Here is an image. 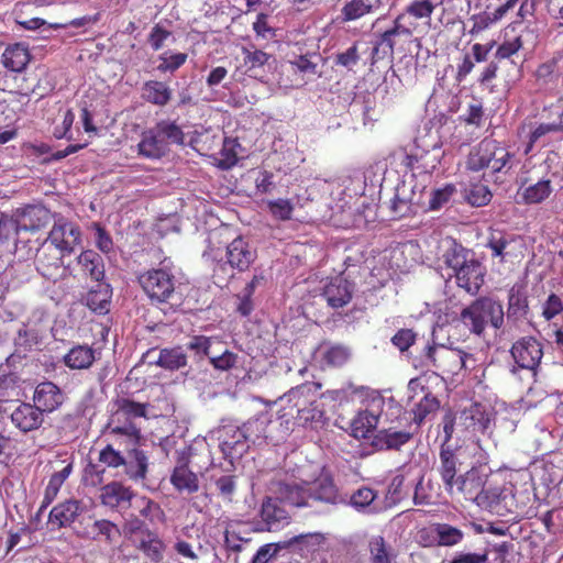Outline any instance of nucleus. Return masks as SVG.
<instances>
[{
	"label": "nucleus",
	"instance_id": "nucleus-1",
	"mask_svg": "<svg viewBox=\"0 0 563 563\" xmlns=\"http://www.w3.org/2000/svg\"><path fill=\"white\" fill-rule=\"evenodd\" d=\"M137 283L151 302L178 307L183 302L175 274L166 267L151 268L137 276Z\"/></svg>",
	"mask_w": 563,
	"mask_h": 563
},
{
	"label": "nucleus",
	"instance_id": "nucleus-2",
	"mask_svg": "<svg viewBox=\"0 0 563 563\" xmlns=\"http://www.w3.org/2000/svg\"><path fill=\"white\" fill-rule=\"evenodd\" d=\"M515 155L495 140L485 139L468 154L466 168L472 172L489 169L493 174L508 173Z\"/></svg>",
	"mask_w": 563,
	"mask_h": 563
},
{
	"label": "nucleus",
	"instance_id": "nucleus-3",
	"mask_svg": "<svg viewBox=\"0 0 563 563\" xmlns=\"http://www.w3.org/2000/svg\"><path fill=\"white\" fill-rule=\"evenodd\" d=\"M460 317L472 333L481 335L488 324L494 329H500L504 325V306L500 301L484 296L464 308Z\"/></svg>",
	"mask_w": 563,
	"mask_h": 563
},
{
	"label": "nucleus",
	"instance_id": "nucleus-4",
	"mask_svg": "<svg viewBox=\"0 0 563 563\" xmlns=\"http://www.w3.org/2000/svg\"><path fill=\"white\" fill-rule=\"evenodd\" d=\"M422 20L404 9L394 20L393 26L377 36L372 51V64L386 57L393 58L398 38H410L421 26Z\"/></svg>",
	"mask_w": 563,
	"mask_h": 563
},
{
	"label": "nucleus",
	"instance_id": "nucleus-5",
	"mask_svg": "<svg viewBox=\"0 0 563 563\" xmlns=\"http://www.w3.org/2000/svg\"><path fill=\"white\" fill-rule=\"evenodd\" d=\"M207 254L217 262V266L213 269L214 273L219 271L224 272L227 265L239 273H243L246 272L257 258L256 250L242 236H238L229 243L224 253L209 246Z\"/></svg>",
	"mask_w": 563,
	"mask_h": 563
},
{
	"label": "nucleus",
	"instance_id": "nucleus-6",
	"mask_svg": "<svg viewBox=\"0 0 563 563\" xmlns=\"http://www.w3.org/2000/svg\"><path fill=\"white\" fill-rule=\"evenodd\" d=\"M49 330L44 313L41 311L33 312L14 338L15 352H41L45 347Z\"/></svg>",
	"mask_w": 563,
	"mask_h": 563
},
{
	"label": "nucleus",
	"instance_id": "nucleus-7",
	"mask_svg": "<svg viewBox=\"0 0 563 563\" xmlns=\"http://www.w3.org/2000/svg\"><path fill=\"white\" fill-rule=\"evenodd\" d=\"M384 406L385 398L378 391L371 390L365 394L362 406L351 423L354 437L367 438L376 429Z\"/></svg>",
	"mask_w": 563,
	"mask_h": 563
},
{
	"label": "nucleus",
	"instance_id": "nucleus-8",
	"mask_svg": "<svg viewBox=\"0 0 563 563\" xmlns=\"http://www.w3.org/2000/svg\"><path fill=\"white\" fill-rule=\"evenodd\" d=\"M133 547L153 563H159L164 558L165 543L156 531L151 530L143 521L136 520L129 528Z\"/></svg>",
	"mask_w": 563,
	"mask_h": 563
},
{
	"label": "nucleus",
	"instance_id": "nucleus-9",
	"mask_svg": "<svg viewBox=\"0 0 563 563\" xmlns=\"http://www.w3.org/2000/svg\"><path fill=\"white\" fill-rule=\"evenodd\" d=\"M46 241L62 254L70 255L81 243V230L78 224L59 217L54 221Z\"/></svg>",
	"mask_w": 563,
	"mask_h": 563
},
{
	"label": "nucleus",
	"instance_id": "nucleus-10",
	"mask_svg": "<svg viewBox=\"0 0 563 563\" xmlns=\"http://www.w3.org/2000/svg\"><path fill=\"white\" fill-rule=\"evenodd\" d=\"M260 517L263 527L258 528L257 531L277 532L291 521L290 514L282 506L277 496L266 497L263 500Z\"/></svg>",
	"mask_w": 563,
	"mask_h": 563
},
{
	"label": "nucleus",
	"instance_id": "nucleus-11",
	"mask_svg": "<svg viewBox=\"0 0 563 563\" xmlns=\"http://www.w3.org/2000/svg\"><path fill=\"white\" fill-rule=\"evenodd\" d=\"M282 401L286 404L282 407L285 413H291V421L295 423L296 417L317 402H319V393L310 384H302L290 389Z\"/></svg>",
	"mask_w": 563,
	"mask_h": 563
},
{
	"label": "nucleus",
	"instance_id": "nucleus-12",
	"mask_svg": "<svg viewBox=\"0 0 563 563\" xmlns=\"http://www.w3.org/2000/svg\"><path fill=\"white\" fill-rule=\"evenodd\" d=\"M59 251L51 250L45 244L37 251L36 269L46 279L57 282L69 273V265H63V256Z\"/></svg>",
	"mask_w": 563,
	"mask_h": 563
},
{
	"label": "nucleus",
	"instance_id": "nucleus-13",
	"mask_svg": "<svg viewBox=\"0 0 563 563\" xmlns=\"http://www.w3.org/2000/svg\"><path fill=\"white\" fill-rule=\"evenodd\" d=\"M492 421V415L486 405L472 402L464 407L459 416V424L473 434L485 433Z\"/></svg>",
	"mask_w": 563,
	"mask_h": 563
},
{
	"label": "nucleus",
	"instance_id": "nucleus-14",
	"mask_svg": "<svg viewBox=\"0 0 563 563\" xmlns=\"http://www.w3.org/2000/svg\"><path fill=\"white\" fill-rule=\"evenodd\" d=\"M486 274V268L483 264L471 256L468 262L460 267L453 276L455 277L456 285L464 289L467 294L475 296L479 292L482 286L484 285V278Z\"/></svg>",
	"mask_w": 563,
	"mask_h": 563
},
{
	"label": "nucleus",
	"instance_id": "nucleus-15",
	"mask_svg": "<svg viewBox=\"0 0 563 563\" xmlns=\"http://www.w3.org/2000/svg\"><path fill=\"white\" fill-rule=\"evenodd\" d=\"M77 272L69 267L73 277L89 278L92 282H102L106 276L104 261L93 250H85L76 257Z\"/></svg>",
	"mask_w": 563,
	"mask_h": 563
},
{
	"label": "nucleus",
	"instance_id": "nucleus-16",
	"mask_svg": "<svg viewBox=\"0 0 563 563\" xmlns=\"http://www.w3.org/2000/svg\"><path fill=\"white\" fill-rule=\"evenodd\" d=\"M135 493L131 487L121 482H110L100 488L99 499L101 505L111 509H126L132 507Z\"/></svg>",
	"mask_w": 563,
	"mask_h": 563
},
{
	"label": "nucleus",
	"instance_id": "nucleus-17",
	"mask_svg": "<svg viewBox=\"0 0 563 563\" xmlns=\"http://www.w3.org/2000/svg\"><path fill=\"white\" fill-rule=\"evenodd\" d=\"M354 284L343 275H338L332 277L323 287L322 296L331 308L339 309L352 300Z\"/></svg>",
	"mask_w": 563,
	"mask_h": 563
},
{
	"label": "nucleus",
	"instance_id": "nucleus-18",
	"mask_svg": "<svg viewBox=\"0 0 563 563\" xmlns=\"http://www.w3.org/2000/svg\"><path fill=\"white\" fill-rule=\"evenodd\" d=\"M456 485L452 492H448L451 496L460 495L465 500L475 503L486 483V476L476 467L470 468L456 478Z\"/></svg>",
	"mask_w": 563,
	"mask_h": 563
},
{
	"label": "nucleus",
	"instance_id": "nucleus-19",
	"mask_svg": "<svg viewBox=\"0 0 563 563\" xmlns=\"http://www.w3.org/2000/svg\"><path fill=\"white\" fill-rule=\"evenodd\" d=\"M220 432V446L224 455L235 459L246 453L250 442L242 427L225 426Z\"/></svg>",
	"mask_w": 563,
	"mask_h": 563
},
{
	"label": "nucleus",
	"instance_id": "nucleus-20",
	"mask_svg": "<svg viewBox=\"0 0 563 563\" xmlns=\"http://www.w3.org/2000/svg\"><path fill=\"white\" fill-rule=\"evenodd\" d=\"M106 433L113 446H124L126 451L137 446L142 437L141 430L132 421L114 424V420H112L108 423Z\"/></svg>",
	"mask_w": 563,
	"mask_h": 563
},
{
	"label": "nucleus",
	"instance_id": "nucleus-21",
	"mask_svg": "<svg viewBox=\"0 0 563 563\" xmlns=\"http://www.w3.org/2000/svg\"><path fill=\"white\" fill-rule=\"evenodd\" d=\"M34 406L44 412H53L64 402V394L60 388L52 382L40 383L33 395Z\"/></svg>",
	"mask_w": 563,
	"mask_h": 563
},
{
	"label": "nucleus",
	"instance_id": "nucleus-22",
	"mask_svg": "<svg viewBox=\"0 0 563 563\" xmlns=\"http://www.w3.org/2000/svg\"><path fill=\"white\" fill-rule=\"evenodd\" d=\"M169 479L179 493L194 494L199 490L198 475L189 468V461L186 456L178 459Z\"/></svg>",
	"mask_w": 563,
	"mask_h": 563
},
{
	"label": "nucleus",
	"instance_id": "nucleus-23",
	"mask_svg": "<svg viewBox=\"0 0 563 563\" xmlns=\"http://www.w3.org/2000/svg\"><path fill=\"white\" fill-rule=\"evenodd\" d=\"M275 493L282 503H286L298 508L311 507V503L309 501L308 482H302L300 484L278 482Z\"/></svg>",
	"mask_w": 563,
	"mask_h": 563
},
{
	"label": "nucleus",
	"instance_id": "nucleus-24",
	"mask_svg": "<svg viewBox=\"0 0 563 563\" xmlns=\"http://www.w3.org/2000/svg\"><path fill=\"white\" fill-rule=\"evenodd\" d=\"M10 418L13 426L23 433L38 429L44 420L41 410L27 402H21Z\"/></svg>",
	"mask_w": 563,
	"mask_h": 563
},
{
	"label": "nucleus",
	"instance_id": "nucleus-25",
	"mask_svg": "<svg viewBox=\"0 0 563 563\" xmlns=\"http://www.w3.org/2000/svg\"><path fill=\"white\" fill-rule=\"evenodd\" d=\"M441 253L439 260L453 271V274L463 267L471 256H473L466 247L454 239H445L441 243Z\"/></svg>",
	"mask_w": 563,
	"mask_h": 563
},
{
	"label": "nucleus",
	"instance_id": "nucleus-26",
	"mask_svg": "<svg viewBox=\"0 0 563 563\" xmlns=\"http://www.w3.org/2000/svg\"><path fill=\"white\" fill-rule=\"evenodd\" d=\"M148 456L145 451L135 448L126 451L124 464H122L125 476L133 482H143L148 473Z\"/></svg>",
	"mask_w": 563,
	"mask_h": 563
},
{
	"label": "nucleus",
	"instance_id": "nucleus-27",
	"mask_svg": "<svg viewBox=\"0 0 563 563\" xmlns=\"http://www.w3.org/2000/svg\"><path fill=\"white\" fill-rule=\"evenodd\" d=\"M439 466L438 473L441 477V481L444 485L446 492H452L453 486L456 485L457 478V463L459 459L455 454V451L445 444H441L440 453H439Z\"/></svg>",
	"mask_w": 563,
	"mask_h": 563
},
{
	"label": "nucleus",
	"instance_id": "nucleus-28",
	"mask_svg": "<svg viewBox=\"0 0 563 563\" xmlns=\"http://www.w3.org/2000/svg\"><path fill=\"white\" fill-rule=\"evenodd\" d=\"M51 218L49 210L43 206H26L18 217V230L35 232L45 227Z\"/></svg>",
	"mask_w": 563,
	"mask_h": 563
},
{
	"label": "nucleus",
	"instance_id": "nucleus-29",
	"mask_svg": "<svg viewBox=\"0 0 563 563\" xmlns=\"http://www.w3.org/2000/svg\"><path fill=\"white\" fill-rule=\"evenodd\" d=\"M308 485L311 506L314 503L334 505L340 499L338 488L330 477H319L311 483L308 482Z\"/></svg>",
	"mask_w": 563,
	"mask_h": 563
},
{
	"label": "nucleus",
	"instance_id": "nucleus-30",
	"mask_svg": "<svg viewBox=\"0 0 563 563\" xmlns=\"http://www.w3.org/2000/svg\"><path fill=\"white\" fill-rule=\"evenodd\" d=\"M379 7V0H350L341 8L340 20L343 23L360 20L375 13Z\"/></svg>",
	"mask_w": 563,
	"mask_h": 563
},
{
	"label": "nucleus",
	"instance_id": "nucleus-31",
	"mask_svg": "<svg viewBox=\"0 0 563 563\" xmlns=\"http://www.w3.org/2000/svg\"><path fill=\"white\" fill-rule=\"evenodd\" d=\"M292 426L291 413H285L282 408L275 413L271 409V422L266 428L267 442L277 445L288 437Z\"/></svg>",
	"mask_w": 563,
	"mask_h": 563
},
{
	"label": "nucleus",
	"instance_id": "nucleus-32",
	"mask_svg": "<svg viewBox=\"0 0 563 563\" xmlns=\"http://www.w3.org/2000/svg\"><path fill=\"white\" fill-rule=\"evenodd\" d=\"M271 422V409H265L243 423L242 428L250 443L267 442V426Z\"/></svg>",
	"mask_w": 563,
	"mask_h": 563
},
{
	"label": "nucleus",
	"instance_id": "nucleus-33",
	"mask_svg": "<svg viewBox=\"0 0 563 563\" xmlns=\"http://www.w3.org/2000/svg\"><path fill=\"white\" fill-rule=\"evenodd\" d=\"M31 60L29 48L21 43L9 45L1 56L3 66L14 73L23 71Z\"/></svg>",
	"mask_w": 563,
	"mask_h": 563
},
{
	"label": "nucleus",
	"instance_id": "nucleus-34",
	"mask_svg": "<svg viewBox=\"0 0 563 563\" xmlns=\"http://www.w3.org/2000/svg\"><path fill=\"white\" fill-rule=\"evenodd\" d=\"M137 148L141 156L151 159L161 158L168 151L167 145L155 132L154 128H151L142 133Z\"/></svg>",
	"mask_w": 563,
	"mask_h": 563
},
{
	"label": "nucleus",
	"instance_id": "nucleus-35",
	"mask_svg": "<svg viewBox=\"0 0 563 563\" xmlns=\"http://www.w3.org/2000/svg\"><path fill=\"white\" fill-rule=\"evenodd\" d=\"M537 86L542 90H554L560 78L559 59L552 57L538 65L533 73Z\"/></svg>",
	"mask_w": 563,
	"mask_h": 563
},
{
	"label": "nucleus",
	"instance_id": "nucleus-36",
	"mask_svg": "<svg viewBox=\"0 0 563 563\" xmlns=\"http://www.w3.org/2000/svg\"><path fill=\"white\" fill-rule=\"evenodd\" d=\"M553 192L552 181L550 179H540L534 184L522 185L518 195L527 205H539L545 201Z\"/></svg>",
	"mask_w": 563,
	"mask_h": 563
},
{
	"label": "nucleus",
	"instance_id": "nucleus-37",
	"mask_svg": "<svg viewBox=\"0 0 563 563\" xmlns=\"http://www.w3.org/2000/svg\"><path fill=\"white\" fill-rule=\"evenodd\" d=\"M529 312L528 296L523 285H514L508 292L507 318L519 320Z\"/></svg>",
	"mask_w": 563,
	"mask_h": 563
},
{
	"label": "nucleus",
	"instance_id": "nucleus-38",
	"mask_svg": "<svg viewBox=\"0 0 563 563\" xmlns=\"http://www.w3.org/2000/svg\"><path fill=\"white\" fill-rule=\"evenodd\" d=\"M172 89L164 81L147 80L142 87V98L154 106L165 107L172 100Z\"/></svg>",
	"mask_w": 563,
	"mask_h": 563
},
{
	"label": "nucleus",
	"instance_id": "nucleus-39",
	"mask_svg": "<svg viewBox=\"0 0 563 563\" xmlns=\"http://www.w3.org/2000/svg\"><path fill=\"white\" fill-rule=\"evenodd\" d=\"M506 497L507 496L499 488H485L484 486L475 504L492 514L504 516Z\"/></svg>",
	"mask_w": 563,
	"mask_h": 563
},
{
	"label": "nucleus",
	"instance_id": "nucleus-40",
	"mask_svg": "<svg viewBox=\"0 0 563 563\" xmlns=\"http://www.w3.org/2000/svg\"><path fill=\"white\" fill-rule=\"evenodd\" d=\"M430 532L439 547H454L464 539V532L461 529L444 522L433 523Z\"/></svg>",
	"mask_w": 563,
	"mask_h": 563
},
{
	"label": "nucleus",
	"instance_id": "nucleus-41",
	"mask_svg": "<svg viewBox=\"0 0 563 563\" xmlns=\"http://www.w3.org/2000/svg\"><path fill=\"white\" fill-rule=\"evenodd\" d=\"M96 288L88 291L87 307L96 313L102 314L109 311L111 288L109 284L97 282Z\"/></svg>",
	"mask_w": 563,
	"mask_h": 563
},
{
	"label": "nucleus",
	"instance_id": "nucleus-42",
	"mask_svg": "<svg viewBox=\"0 0 563 563\" xmlns=\"http://www.w3.org/2000/svg\"><path fill=\"white\" fill-rule=\"evenodd\" d=\"M79 501L67 500L58 504L49 512L48 520L52 525H56L58 528L69 526L75 521L79 515Z\"/></svg>",
	"mask_w": 563,
	"mask_h": 563
},
{
	"label": "nucleus",
	"instance_id": "nucleus-43",
	"mask_svg": "<svg viewBox=\"0 0 563 563\" xmlns=\"http://www.w3.org/2000/svg\"><path fill=\"white\" fill-rule=\"evenodd\" d=\"M90 533L92 540L101 541L109 545L115 544L121 537L118 525L108 519L96 520L90 527Z\"/></svg>",
	"mask_w": 563,
	"mask_h": 563
},
{
	"label": "nucleus",
	"instance_id": "nucleus-44",
	"mask_svg": "<svg viewBox=\"0 0 563 563\" xmlns=\"http://www.w3.org/2000/svg\"><path fill=\"white\" fill-rule=\"evenodd\" d=\"M411 438L412 433L408 431H393L391 429H384L376 433L374 443L380 449L399 450L402 445L408 443Z\"/></svg>",
	"mask_w": 563,
	"mask_h": 563
},
{
	"label": "nucleus",
	"instance_id": "nucleus-45",
	"mask_svg": "<svg viewBox=\"0 0 563 563\" xmlns=\"http://www.w3.org/2000/svg\"><path fill=\"white\" fill-rule=\"evenodd\" d=\"M376 498L377 493L374 489L363 486L351 495L350 505L360 512L375 514L378 510L374 506Z\"/></svg>",
	"mask_w": 563,
	"mask_h": 563
},
{
	"label": "nucleus",
	"instance_id": "nucleus-46",
	"mask_svg": "<svg viewBox=\"0 0 563 563\" xmlns=\"http://www.w3.org/2000/svg\"><path fill=\"white\" fill-rule=\"evenodd\" d=\"M515 241L514 235L504 230L490 229L487 238L486 246L492 251L493 257L504 261L508 245Z\"/></svg>",
	"mask_w": 563,
	"mask_h": 563
},
{
	"label": "nucleus",
	"instance_id": "nucleus-47",
	"mask_svg": "<svg viewBox=\"0 0 563 563\" xmlns=\"http://www.w3.org/2000/svg\"><path fill=\"white\" fill-rule=\"evenodd\" d=\"M153 128L167 146L169 144H184L185 133L176 122L162 120L157 122Z\"/></svg>",
	"mask_w": 563,
	"mask_h": 563
},
{
	"label": "nucleus",
	"instance_id": "nucleus-48",
	"mask_svg": "<svg viewBox=\"0 0 563 563\" xmlns=\"http://www.w3.org/2000/svg\"><path fill=\"white\" fill-rule=\"evenodd\" d=\"M439 408V399L431 393L424 394L411 409L412 422L419 427L430 413L435 412Z\"/></svg>",
	"mask_w": 563,
	"mask_h": 563
},
{
	"label": "nucleus",
	"instance_id": "nucleus-49",
	"mask_svg": "<svg viewBox=\"0 0 563 563\" xmlns=\"http://www.w3.org/2000/svg\"><path fill=\"white\" fill-rule=\"evenodd\" d=\"M188 59V55L186 53H172L170 51L164 52L158 56L159 64L156 69L162 73H170L174 74L177 71Z\"/></svg>",
	"mask_w": 563,
	"mask_h": 563
},
{
	"label": "nucleus",
	"instance_id": "nucleus-50",
	"mask_svg": "<svg viewBox=\"0 0 563 563\" xmlns=\"http://www.w3.org/2000/svg\"><path fill=\"white\" fill-rule=\"evenodd\" d=\"M240 146L236 139L224 137L220 151L221 158L218 162V167L221 169H230L238 163L236 148Z\"/></svg>",
	"mask_w": 563,
	"mask_h": 563
},
{
	"label": "nucleus",
	"instance_id": "nucleus-51",
	"mask_svg": "<svg viewBox=\"0 0 563 563\" xmlns=\"http://www.w3.org/2000/svg\"><path fill=\"white\" fill-rule=\"evenodd\" d=\"M119 413L123 415L126 421L132 418H145L148 404H141L129 398H121L117 402Z\"/></svg>",
	"mask_w": 563,
	"mask_h": 563
},
{
	"label": "nucleus",
	"instance_id": "nucleus-52",
	"mask_svg": "<svg viewBox=\"0 0 563 563\" xmlns=\"http://www.w3.org/2000/svg\"><path fill=\"white\" fill-rule=\"evenodd\" d=\"M132 506L137 509L141 517L154 521L158 514H162L161 506L146 496H137L133 498Z\"/></svg>",
	"mask_w": 563,
	"mask_h": 563
},
{
	"label": "nucleus",
	"instance_id": "nucleus-53",
	"mask_svg": "<svg viewBox=\"0 0 563 563\" xmlns=\"http://www.w3.org/2000/svg\"><path fill=\"white\" fill-rule=\"evenodd\" d=\"M404 9L408 10L412 16L421 19L423 24H430L435 4L431 0H412Z\"/></svg>",
	"mask_w": 563,
	"mask_h": 563
},
{
	"label": "nucleus",
	"instance_id": "nucleus-54",
	"mask_svg": "<svg viewBox=\"0 0 563 563\" xmlns=\"http://www.w3.org/2000/svg\"><path fill=\"white\" fill-rule=\"evenodd\" d=\"M407 495V490L405 487V476L402 474L395 475L387 487L386 492V500L391 505H396L400 503Z\"/></svg>",
	"mask_w": 563,
	"mask_h": 563
},
{
	"label": "nucleus",
	"instance_id": "nucleus-55",
	"mask_svg": "<svg viewBox=\"0 0 563 563\" xmlns=\"http://www.w3.org/2000/svg\"><path fill=\"white\" fill-rule=\"evenodd\" d=\"M515 361V364L512 366V372L517 373L521 369L529 371L531 373V376L536 378L537 376V369L541 362V356L543 354H538L537 356H533L532 354H511Z\"/></svg>",
	"mask_w": 563,
	"mask_h": 563
},
{
	"label": "nucleus",
	"instance_id": "nucleus-56",
	"mask_svg": "<svg viewBox=\"0 0 563 563\" xmlns=\"http://www.w3.org/2000/svg\"><path fill=\"white\" fill-rule=\"evenodd\" d=\"M267 208L272 217L279 221H288L292 217L294 205L289 199H276L267 201Z\"/></svg>",
	"mask_w": 563,
	"mask_h": 563
},
{
	"label": "nucleus",
	"instance_id": "nucleus-57",
	"mask_svg": "<svg viewBox=\"0 0 563 563\" xmlns=\"http://www.w3.org/2000/svg\"><path fill=\"white\" fill-rule=\"evenodd\" d=\"M390 210L395 219L406 218L415 212L411 200L401 196L399 189L396 190L390 200Z\"/></svg>",
	"mask_w": 563,
	"mask_h": 563
},
{
	"label": "nucleus",
	"instance_id": "nucleus-58",
	"mask_svg": "<svg viewBox=\"0 0 563 563\" xmlns=\"http://www.w3.org/2000/svg\"><path fill=\"white\" fill-rule=\"evenodd\" d=\"M466 198L472 206L484 207L490 202L493 194L489 190L488 186L483 184H475L471 186L466 195Z\"/></svg>",
	"mask_w": 563,
	"mask_h": 563
},
{
	"label": "nucleus",
	"instance_id": "nucleus-59",
	"mask_svg": "<svg viewBox=\"0 0 563 563\" xmlns=\"http://www.w3.org/2000/svg\"><path fill=\"white\" fill-rule=\"evenodd\" d=\"M99 462L104 464L110 468H118L124 464V455L117 450L112 443H108L100 452H99Z\"/></svg>",
	"mask_w": 563,
	"mask_h": 563
},
{
	"label": "nucleus",
	"instance_id": "nucleus-60",
	"mask_svg": "<svg viewBox=\"0 0 563 563\" xmlns=\"http://www.w3.org/2000/svg\"><path fill=\"white\" fill-rule=\"evenodd\" d=\"M369 551L371 563H391V559L383 537H376L369 542Z\"/></svg>",
	"mask_w": 563,
	"mask_h": 563
},
{
	"label": "nucleus",
	"instance_id": "nucleus-61",
	"mask_svg": "<svg viewBox=\"0 0 563 563\" xmlns=\"http://www.w3.org/2000/svg\"><path fill=\"white\" fill-rule=\"evenodd\" d=\"M523 47V40L520 35L509 41H504L498 45L495 52V58L498 60L508 59L516 55Z\"/></svg>",
	"mask_w": 563,
	"mask_h": 563
},
{
	"label": "nucleus",
	"instance_id": "nucleus-62",
	"mask_svg": "<svg viewBox=\"0 0 563 563\" xmlns=\"http://www.w3.org/2000/svg\"><path fill=\"white\" fill-rule=\"evenodd\" d=\"M563 313V301L559 295L551 292L542 305V317L545 321H551Z\"/></svg>",
	"mask_w": 563,
	"mask_h": 563
},
{
	"label": "nucleus",
	"instance_id": "nucleus-63",
	"mask_svg": "<svg viewBox=\"0 0 563 563\" xmlns=\"http://www.w3.org/2000/svg\"><path fill=\"white\" fill-rule=\"evenodd\" d=\"M455 191L456 188L453 184H448L442 188L435 189L429 200V208L431 210H438L442 208L450 201Z\"/></svg>",
	"mask_w": 563,
	"mask_h": 563
},
{
	"label": "nucleus",
	"instance_id": "nucleus-64",
	"mask_svg": "<svg viewBox=\"0 0 563 563\" xmlns=\"http://www.w3.org/2000/svg\"><path fill=\"white\" fill-rule=\"evenodd\" d=\"M417 340V333L411 329H399L391 338L393 345L399 352L408 351Z\"/></svg>",
	"mask_w": 563,
	"mask_h": 563
}]
</instances>
